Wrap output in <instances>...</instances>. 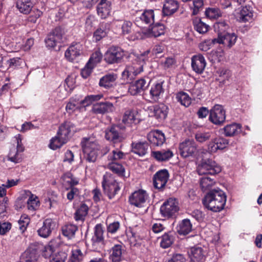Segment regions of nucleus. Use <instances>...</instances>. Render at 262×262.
<instances>
[{"label":"nucleus","mask_w":262,"mask_h":262,"mask_svg":"<svg viewBox=\"0 0 262 262\" xmlns=\"http://www.w3.org/2000/svg\"><path fill=\"white\" fill-rule=\"evenodd\" d=\"M226 202V195L221 189L210 190L202 200L204 207L213 212L222 210Z\"/></svg>","instance_id":"obj_1"},{"label":"nucleus","mask_w":262,"mask_h":262,"mask_svg":"<svg viewBox=\"0 0 262 262\" xmlns=\"http://www.w3.org/2000/svg\"><path fill=\"white\" fill-rule=\"evenodd\" d=\"M75 125L70 121H66L59 127L57 135L50 141V147L55 150L66 143L73 134L77 132Z\"/></svg>","instance_id":"obj_2"},{"label":"nucleus","mask_w":262,"mask_h":262,"mask_svg":"<svg viewBox=\"0 0 262 262\" xmlns=\"http://www.w3.org/2000/svg\"><path fill=\"white\" fill-rule=\"evenodd\" d=\"M81 145L83 154V160L86 162L95 163L98 158L100 146L93 137L83 138Z\"/></svg>","instance_id":"obj_3"},{"label":"nucleus","mask_w":262,"mask_h":262,"mask_svg":"<svg viewBox=\"0 0 262 262\" xmlns=\"http://www.w3.org/2000/svg\"><path fill=\"white\" fill-rule=\"evenodd\" d=\"M149 52V50H147L141 54L138 57L137 62L139 63H134L132 66L127 67L122 73L123 76L132 79L143 72L144 65L148 60V54Z\"/></svg>","instance_id":"obj_4"},{"label":"nucleus","mask_w":262,"mask_h":262,"mask_svg":"<svg viewBox=\"0 0 262 262\" xmlns=\"http://www.w3.org/2000/svg\"><path fill=\"white\" fill-rule=\"evenodd\" d=\"M102 185L104 193L107 195L110 199L114 198L120 189L119 183L115 177L111 173H106L104 175Z\"/></svg>","instance_id":"obj_5"},{"label":"nucleus","mask_w":262,"mask_h":262,"mask_svg":"<svg viewBox=\"0 0 262 262\" xmlns=\"http://www.w3.org/2000/svg\"><path fill=\"white\" fill-rule=\"evenodd\" d=\"M124 126L120 125H113L106 129L105 131V139L113 142L117 143L122 142L124 139L123 130Z\"/></svg>","instance_id":"obj_6"},{"label":"nucleus","mask_w":262,"mask_h":262,"mask_svg":"<svg viewBox=\"0 0 262 262\" xmlns=\"http://www.w3.org/2000/svg\"><path fill=\"white\" fill-rule=\"evenodd\" d=\"M197 171L199 175L206 174L214 177V175L221 171V168L217 165L214 161L207 159L202 161L199 165Z\"/></svg>","instance_id":"obj_7"},{"label":"nucleus","mask_w":262,"mask_h":262,"mask_svg":"<svg viewBox=\"0 0 262 262\" xmlns=\"http://www.w3.org/2000/svg\"><path fill=\"white\" fill-rule=\"evenodd\" d=\"M124 55V51L120 47L112 46L105 52L104 60L109 64L119 63L122 62Z\"/></svg>","instance_id":"obj_8"},{"label":"nucleus","mask_w":262,"mask_h":262,"mask_svg":"<svg viewBox=\"0 0 262 262\" xmlns=\"http://www.w3.org/2000/svg\"><path fill=\"white\" fill-rule=\"evenodd\" d=\"M179 210L178 202L176 199L169 198L160 207V212L165 217L169 218L176 215Z\"/></svg>","instance_id":"obj_9"},{"label":"nucleus","mask_w":262,"mask_h":262,"mask_svg":"<svg viewBox=\"0 0 262 262\" xmlns=\"http://www.w3.org/2000/svg\"><path fill=\"white\" fill-rule=\"evenodd\" d=\"M180 154L183 158L194 157L198 152V147L192 140H185L179 144Z\"/></svg>","instance_id":"obj_10"},{"label":"nucleus","mask_w":262,"mask_h":262,"mask_svg":"<svg viewBox=\"0 0 262 262\" xmlns=\"http://www.w3.org/2000/svg\"><path fill=\"white\" fill-rule=\"evenodd\" d=\"M226 119V112L223 106L215 104L210 111L209 120L215 125H221L223 124Z\"/></svg>","instance_id":"obj_11"},{"label":"nucleus","mask_w":262,"mask_h":262,"mask_svg":"<svg viewBox=\"0 0 262 262\" xmlns=\"http://www.w3.org/2000/svg\"><path fill=\"white\" fill-rule=\"evenodd\" d=\"M154 22V12L152 10L144 11L141 14L137 13L135 18V24L140 28L145 27V25H149L150 27Z\"/></svg>","instance_id":"obj_12"},{"label":"nucleus","mask_w":262,"mask_h":262,"mask_svg":"<svg viewBox=\"0 0 262 262\" xmlns=\"http://www.w3.org/2000/svg\"><path fill=\"white\" fill-rule=\"evenodd\" d=\"M64 31L60 27H56L48 36L46 43L48 47L54 48L58 43L63 41Z\"/></svg>","instance_id":"obj_13"},{"label":"nucleus","mask_w":262,"mask_h":262,"mask_svg":"<svg viewBox=\"0 0 262 262\" xmlns=\"http://www.w3.org/2000/svg\"><path fill=\"white\" fill-rule=\"evenodd\" d=\"M237 36L234 33L222 32L218 34V37L214 39L213 43H219L224 45L228 48H231L236 42Z\"/></svg>","instance_id":"obj_14"},{"label":"nucleus","mask_w":262,"mask_h":262,"mask_svg":"<svg viewBox=\"0 0 262 262\" xmlns=\"http://www.w3.org/2000/svg\"><path fill=\"white\" fill-rule=\"evenodd\" d=\"M169 176L168 171L165 169L157 171L153 177L154 187L159 190H162L168 181Z\"/></svg>","instance_id":"obj_15"},{"label":"nucleus","mask_w":262,"mask_h":262,"mask_svg":"<svg viewBox=\"0 0 262 262\" xmlns=\"http://www.w3.org/2000/svg\"><path fill=\"white\" fill-rule=\"evenodd\" d=\"M146 192L142 189L135 191L129 198L130 204L138 207H143L148 199Z\"/></svg>","instance_id":"obj_16"},{"label":"nucleus","mask_w":262,"mask_h":262,"mask_svg":"<svg viewBox=\"0 0 262 262\" xmlns=\"http://www.w3.org/2000/svg\"><path fill=\"white\" fill-rule=\"evenodd\" d=\"M83 52V46L79 42L72 44L65 52V57L71 62H74Z\"/></svg>","instance_id":"obj_17"},{"label":"nucleus","mask_w":262,"mask_h":262,"mask_svg":"<svg viewBox=\"0 0 262 262\" xmlns=\"http://www.w3.org/2000/svg\"><path fill=\"white\" fill-rule=\"evenodd\" d=\"M103 230L101 224H97L95 227L94 235L92 238V246L94 248L104 247Z\"/></svg>","instance_id":"obj_18"},{"label":"nucleus","mask_w":262,"mask_h":262,"mask_svg":"<svg viewBox=\"0 0 262 262\" xmlns=\"http://www.w3.org/2000/svg\"><path fill=\"white\" fill-rule=\"evenodd\" d=\"M149 84L145 79L141 78L131 83L128 88V92L133 96L137 95L144 91Z\"/></svg>","instance_id":"obj_19"},{"label":"nucleus","mask_w":262,"mask_h":262,"mask_svg":"<svg viewBox=\"0 0 262 262\" xmlns=\"http://www.w3.org/2000/svg\"><path fill=\"white\" fill-rule=\"evenodd\" d=\"M147 137L148 141L152 146H161L165 141L164 134L159 130L150 132L147 134Z\"/></svg>","instance_id":"obj_20"},{"label":"nucleus","mask_w":262,"mask_h":262,"mask_svg":"<svg viewBox=\"0 0 262 262\" xmlns=\"http://www.w3.org/2000/svg\"><path fill=\"white\" fill-rule=\"evenodd\" d=\"M55 226L56 223L52 219H47L43 221L42 226L37 230L38 234L40 237L47 238L50 236Z\"/></svg>","instance_id":"obj_21"},{"label":"nucleus","mask_w":262,"mask_h":262,"mask_svg":"<svg viewBox=\"0 0 262 262\" xmlns=\"http://www.w3.org/2000/svg\"><path fill=\"white\" fill-rule=\"evenodd\" d=\"M206 66L204 57L200 54L193 55L191 57V67L192 70L198 74L202 73Z\"/></svg>","instance_id":"obj_22"},{"label":"nucleus","mask_w":262,"mask_h":262,"mask_svg":"<svg viewBox=\"0 0 262 262\" xmlns=\"http://www.w3.org/2000/svg\"><path fill=\"white\" fill-rule=\"evenodd\" d=\"M115 110V107L113 103L107 101L96 103L93 105L92 108L94 113L99 114L112 113Z\"/></svg>","instance_id":"obj_23"},{"label":"nucleus","mask_w":262,"mask_h":262,"mask_svg":"<svg viewBox=\"0 0 262 262\" xmlns=\"http://www.w3.org/2000/svg\"><path fill=\"white\" fill-rule=\"evenodd\" d=\"M38 257L37 249L31 245L22 254L20 262H38Z\"/></svg>","instance_id":"obj_24"},{"label":"nucleus","mask_w":262,"mask_h":262,"mask_svg":"<svg viewBox=\"0 0 262 262\" xmlns=\"http://www.w3.org/2000/svg\"><path fill=\"white\" fill-rule=\"evenodd\" d=\"M150 110L153 113L154 116L156 119L161 121L166 118L168 108L165 104L160 103L151 107Z\"/></svg>","instance_id":"obj_25"},{"label":"nucleus","mask_w":262,"mask_h":262,"mask_svg":"<svg viewBox=\"0 0 262 262\" xmlns=\"http://www.w3.org/2000/svg\"><path fill=\"white\" fill-rule=\"evenodd\" d=\"M151 156L159 162L167 161L173 156L172 151L170 149L153 151Z\"/></svg>","instance_id":"obj_26"},{"label":"nucleus","mask_w":262,"mask_h":262,"mask_svg":"<svg viewBox=\"0 0 262 262\" xmlns=\"http://www.w3.org/2000/svg\"><path fill=\"white\" fill-rule=\"evenodd\" d=\"M164 82L157 83L152 85L149 91L150 98L154 101H158L162 96L164 89L163 87Z\"/></svg>","instance_id":"obj_27"},{"label":"nucleus","mask_w":262,"mask_h":262,"mask_svg":"<svg viewBox=\"0 0 262 262\" xmlns=\"http://www.w3.org/2000/svg\"><path fill=\"white\" fill-rule=\"evenodd\" d=\"M189 256L192 262H201L204 259L205 252L202 248L194 246L190 249Z\"/></svg>","instance_id":"obj_28"},{"label":"nucleus","mask_w":262,"mask_h":262,"mask_svg":"<svg viewBox=\"0 0 262 262\" xmlns=\"http://www.w3.org/2000/svg\"><path fill=\"white\" fill-rule=\"evenodd\" d=\"M117 78L115 73H108L103 76L99 81V85L106 89L112 88Z\"/></svg>","instance_id":"obj_29"},{"label":"nucleus","mask_w":262,"mask_h":262,"mask_svg":"<svg viewBox=\"0 0 262 262\" xmlns=\"http://www.w3.org/2000/svg\"><path fill=\"white\" fill-rule=\"evenodd\" d=\"M202 177L200 179V184L201 189L203 191L210 190L215 184L214 179L211 176L201 174Z\"/></svg>","instance_id":"obj_30"},{"label":"nucleus","mask_w":262,"mask_h":262,"mask_svg":"<svg viewBox=\"0 0 262 262\" xmlns=\"http://www.w3.org/2000/svg\"><path fill=\"white\" fill-rule=\"evenodd\" d=\"M178 8L179 5L177 2L174 0H168L164 4L162 12L165 16L170 15L173 14Z\"/></svg>","instance_id":"obj_31"},{"label":"nucleus","mask_w":262,"mask_h":262,"mask_svg":"<svg viewBox=\"0 0 262 262\" xmlns=\"http://www.w3.org/2000/svg\"><path fill=\"white\" fill-rule=\"evenodd\" d=\"M122 246L121 245H115L111 249L110 252V259L112 262H120L122 259Z\"/></svg>","instance_id":"obj_32"},{"label":"nucleus","mask_w":262,"mask_h":262,"mask_svg":"<svg viewBox=\"0 0 262 262\" xmlns=\"http://www.w3.org/2000/svg\"><path fill=\"white\" fill-rule=\"evenodd\" d=\"M16 7L20 13L27 14L31 11L33 3L31 0H17Z\"/></svg>","instance_id":"obj_33"},{"label":"nucleus","mask_w":262,"mask_h":262,"mask_svg":"<svg viewBox=\"0 0 262 262\" xmlns=\"http://www.w3.org/2000/svg\"><path fill=\"white\" fill-rule=\"evenodd\" d=\"M224 131L226 137L236 135L241 131V125L237 123L227 125L224 127Z\"/></svg>","instance_id":"obj_34"},{"label":"nucleus","mask_w":262,"mask_h":262,"mask_svg":"<svg viewBox=\"0 0 262 262\" xmlns=\"http://www.w3.org/2000/svg\"><path fill=\"white\" fill-rule=\"evenodd\" d=\"M45 203L50 209L55 208L59 204V197L55 192L52 191L49 193L48 198L45 200Z\"/></svg>","instance_id":"obj_35"},{"label":"nucleus","mask_w":262,"mask_h":262,"mask_svg":"<svg viewBox=\"0 0 262 262\" xmlns=\"http://www.w3.org/2000/svg\"><path fill=\"white\" fill-rule=\"evenodd\" d=\"M97 13L101 18H105L111 12V3L100 2L97 8Z\"/></svg>","instance_id":"obj_36"},{"label":"nucleus","mask_w":262,"mask_h":262,"mask_svg":"<svg viewBox=\"0 0 262 262\" xmlns=\"http://www.w3.org/2000/svg\"><path fill=\"white\" fill-rule=\"evenodd\" d=\"M239 20L243 23L251 21L253 16V13L250 6L244 7L240 12Z\"/></svg>","instance_id":"obj_37"},{"label":"nucleus","mask_w":262,"mask_h":262,"mask_svg":"<svg viewBox=\"0 0 262 262\" xmlns=\"http://www.w3.org/2000/svg\"><path fill=\"white\" fill-rule=\"evenodd\" d=\"M192 230V224L188 219L183 220L177 227V232L180 235L188 234Z\"/></svg>","instance_id":"obj_38"},{"label":"nucleus","mask_w":262,"mask_h":262,"mask_svg":"<svg viewBox=\"0 0 262 262\" xmlns=\"http://www.w3.org/2000/svg\"><path fill=\"white\" fill-rule=\"evenodd\" d=\"M137 114L135 112L128 110L126 111L122 118V122L127 125H132L137 124L139 122L138 118L137 117Z\"/></svg>","instance_id":"obj_39"},{"label":"nucleus","mask_w":262,"mask_h":262,"mask_svg":"<svg viewBox=\"0 0 262 262\" xmlns=\"http://www.w3.org/2000/svg\"><path fill=\"white\" fill-rule=\"evenodd\" d=\"M160 246L166 249L170 247L174 241V236L171 232L164 233L161 237Z\"/></svg>","instance_id":"obj_40"},{"label":"nucleus","mask_w":262,"mask_h":262,"mask_svg":"<svg viewBox=\"0 0 262 262\" xmlns=\"http://www.w3.org/2000/svg\"><path fill=\"white\" fill-rule=\"evenodd\" d=\"M132 152L140 156L145 155L147 152V144L144 142L133 143L132 144Z\"/></svg>","instance_id":"obj_41"},{"label":"nucleus","mask_w":262,"mask_h":262,"mask_svg":"<svg viewBox=\"0 0 262 262\" xmlns=\"http://www.w3.org/2000/svg\"><path fill=\"white\" fill-rule=\"evenodd\" d=\"M78 230V227L73 224H67L62 227V234L67 237L69 239H71L74 237L75 232Z\"/></svg>","instance_id":"obj_42"},{"label":"nucleus","mask_w":262,"mask_h":262,"mask_svg":"<svg viewBox=\"0 0 262 262\" xmlns=\"http://www.w3.org/2000/svg\"><path fill=\"white\" fill-rule=\"evenodd\" d=\"M194 29L199 33L204 34L208 30L209 26L203 22L201 18L195 17L193 20Z\"/></svg>","instance_id":"obj_43"},{"label":"nucleus","mask_w":262,"mask_h":262,"mask_svg":"<svg viewBox=\"0 0 262 262\" xmlns=\"http://www.w3.org/2000/svg\"><path fill=\"white\" fill-rule=\"evenodd\" d=\"M176 99L181 105L188 107L191 103V99L189 96L185 92H180L176 94Z\"/></svg>","instance_id":"obj_44"},{"label":"nucleus","mask_w":262,"mask_h":262,"mask_svg":"<svg viewBox=\"0 0 262 262\" xmlns=\"http://www.w3.org/2000/svg\"><path fill=\"white\" fill-rule=\"evenodd\" d=\"M88 206L85 204H82L74 214V218L75 220L83 221L88 214Z\"/></svg>","instance_id":"obj_45"},{"label":"nucleus","mask_w":262,"mask_h":262,"mask_svg":"<svg viewBox=\"0 0 262 262\" xmlns=\"http://www.w3.org/2000/svg\"><path fill=\"white\" fill-rule=\"evenodd\" d=\"M152 25V26L149 28L150 36L156 37L164 34L165 27L163 24L158 23Z\"/></svg>","instance_id":"obj_46"},{"label":"nucleus","mask_w":262,"mask_h":262,"mask_svg":"<svg viewBox=\"0 0 262 262\" xmlns=\"http://www.w3.org/2000/svg\"><path fill=\"white\" fill-rule=\"evenodd\" d=\"M107 167L113 172L117 174L119 176H124L125 169L123 166L117 162H111L108 163Z\"/></svg>","instance_id":"obj_47"},{"label":"nucleus","mask_w":262,"mask_h":262,"mask_svg":"<svg viewBox=\"0 0 262 262\" xmlns=\"http://www.w3.org/2000/svg\"><path fill=\"white\" fill-rule=\"evenodd\" d=\"M218 74L219 76L218 80L223 84L229 81L232 76V74L229 70L224 69L220 70L218 71Z\"/></svg>","instance_id":"obj_48"},{"label":"nucleus","mask_w":262,"mask_h":262,"mask_svg":"<svg viewBox=\"0 0 262 262\" xmlns=\"http://www.w3.org/2000/svg\"><path fill=\"white\" fill-rule=\"evenodd\" d=\"M125 155L122 151L118 150V149L113 150L107 157L109 161L115 162V161L122 159L124 158Z\"/></svg>","instance_id":"obj_49"},{"label":"nucleus","mask_w":262,"mask_h":262,"mask_svg":"<svg viewBox=\"0 0 262 262\" xmlns=\"http://www.w3.org/2000/svg\"><path fill=\"white\" fill-rule=\"evenodd\" d=\"M39 206V201L37 196L32 195L27 201V207L29 210H35Z\"/></svg>","instance_id":"obj_50"},{"label":"nucleus","mask_w":262,"mask_h":262,"mask_svg":"<svg viewBox=\"0 0 262 262\" xmlns=\"http://www.w3.org/2000/svg\"><path fill=\"white\" fill-rule=\"evenodd\" d=\"M83 258V254L79 249L72 251V254L68 262H80Z\"/></svg>","instance_id":"obj_51"},{"label":"nucleus","mask_w":262,"mask_h":262,"mask_svg":"<svg viewBox=\"0 0 262 262\" xmlns=\"http://www.w3.org/2000/svg\"><path fill=\"white\" fill-rule=\"evenodd\" d=\"M8 158L9 161L15 163H19L21 161V156L19 154V152H17L14 148L10 150Z\"/></svg>","instance_id":"obj_52"},{"label":"nucleus","mask_w":262,"mask_h":262,"mask_svg":"<svg viewBox=\"0 0 262 262\" xmlns=\"http://www.w3.org/2000/svg\"><path fill=\"white\" fill-rule=\"evenodd\" d=\"M205 14L211 19H216L222 16L220 10L217 8H208L205 11Z\"/></svg>","instance_id":"obj_53"},{"label":"nucleus","mask_w":262,"mask_h":262,"mask_svg":"<svg viewBox=\"0 0 262 262\" xmlns=\"http://www.w3.org/2000/svg\"><path fill=\"white\" fill-rule=\"evenodd\" d=\"M67 256L65 252L60 251L52 255L50 262H64Z\"/></svg>","instance_id":"obj_54"},{"label":"nucleus","mask_w":262,"mask_h":262,"mask_svg":"<svg viewBox=\"0 0 262 262\" xmlns=\"http://www.w3.org/2000/svg\"><path fill=\"white\" fill-rule=\"evenodd\" d=\"M107 31L101 26L98 28L94 33L93 37L96 41L100 40L102 38L105 37L107 35Z\"/></svg>","instance_id":"obj_55"},{"label":"nucleus","mask_w":262,"mask_h":262,"mask_svg":"<svg viewBox=\"0 0 262 262\" xmlns=\"http://www.w3.org/2000/svg\"><path fill=\"white\" fill-rule=\"evenodd\" d=\"M102 58V54L99 51H96L91 55L88 63L94 67L95 64L100 62Z\"/></svg>","instance_id":"obj_56"},{"label":"nucleus","mask_w":262,"mask_h":262,"mask_svg":"<svg viewBox=\"0 0 262 262\" xmlns=\"http://www.w3.org/2000/svg\"><path fill=\"white\" fill-rule=\"evenodd\" d=\"M133 24L128 20H124L121 25L122 34L124 35L129 34L132 31Z\"/></svg>","instance_id":"obj_57"},{"label":"nucleus","mask_w":262,"mask_h":262,"mask_svg":"<svg viewBox=\"0 0 262 262\" xmlns=\"http://www.w3.org/2000/svg\"><path fill=\"white\" fill-rule=\"evenodd\" d=\"M9 68H16L20 66L23 62V60L20 57H14L7 61Z\"/></svg>","instance_id":"obj_58"},{"label":"nucleus","mask_w":262,"mask_h":262,"mask_svg":"<svg viewBox=\"0 0 262 262\" xmlns=\"http://www.w3.org/2000/svg\"><path fill=\"white\" fill-rule=\"evenodd\" d=\"M215 142H216V148H217L218 150H222L225 148L229 142L228 140L225 139L224 138H216L214 139Z\"/></svg>","instance_id":"obj_59"},{"label":"nucleus","mask_w":262,"mask_h":262,"mask_svg":"<svg viewBox=\"0 0 262 262\" xmlns=\"http://www.w3.org/2000/svg\"><path fill=\"white\" fill-rule=\"evenodd\" d=\"M211 137L210 133H198L195 134V138L197 141L199 142H204L209 140Z\"/></svg>","instance_id":"obj_60"},{"label":"nucleus","mask_w":262,"mask_h":262,"mask_svg":"<svg viewBox=\"0 0 262 262\" xmlns=\"http://www.w3.org/2000/svg\"><path fill=\"white\" fill-rule=\"evenodd\" d=\"M94 67L93 66L88 63L81 71V76L85 79L87 78L91 75Z\"/></svg>","instance_id":"obj_61"},{"label":"nucleus","mask_w":262,"mask_h":262,"mask_svg":"<svg viewBox=\"0 0 262 262\" xmlns=\"http://www.w3.org/2000/svg\"><path fill=\"white\" fill-rule=\"evenodd\" d=\"M68 190H69V191L67 193V197L70 201L74 199L75 196L79 195V190L75 187H70Z\"/></svg>","instance_id":"obj_62"},{"label":"nucleus","mask_w":262,"mask_h":262,"mask_svg":"<svg viewBox=\"0 0 262 262\" xmlns=\"http://www.w3.org/2000/svg\"><path fill=\"white\" fill-rule=\"evenodd\" d=\"M190 93L194 98H198L201 96L202 90L199 84H195L193 88L190 90Z\"/></svg>","instance_id":"obj_63"},{"label":"nucleus","mask_w":262,"mask_h":262,"mask_svg":"<svg viewBox=\"0 0 262 262\" xmlns=\"http://www.w3.org/2000/svg\"><path fill=\"white\" fill-rule=\"evenodd\" d=\"M186 259L181 254H174L167 262H185Z\"/></svg>","instance_id":"obj_64"}]
</instances>
